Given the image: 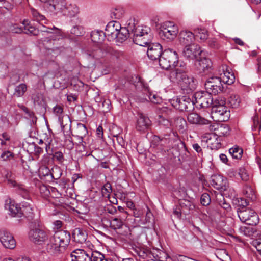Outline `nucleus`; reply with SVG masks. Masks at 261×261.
<instances>
[{
	"mask_svg": "<svg viewBox=\"0 0 261 261\" xmlns=\"http://www.w3.org/2000/svg\"><path fill=\"white\" fill-rule=\"evenodd\" d=\"M188 69L184 63L176 67L170 73V79L178 83L181 89L186 93L194 90L197 87V81L193 77L189 76L187 73Z\"/></svg>",
	"mask_w": 261,
	"mask_h": 261,
	"instance_id": "1",
	"label": "nucleus"
},
{
	"mask_svg": "<svg viewBox=\"0 0 261 261\" xmlns=\"http://www.w3.org/2000/svg\"><path fill=\"white\" fill-rule=\"evenodd\" d=\"M128 29L133 35V40L135 44L145 46L151 42L153 36L149 27L137 25L134 19H130L128 20Z\"/></svg>",
	"mask_w": 261,
	"mask_h": 261,
	"instance_id": "2",
	"label": "nucleus"
},
{
	"mask_svg": "<svg viewBox=\"0 0 261 261\" xmlns=\"http://www.w3.org/2000/svg\"><path fill=\"white\" fill-rule=\"evenodd\" d=\"M70 238V234L67 231L61 230L56 232L47 244L48 252L54 254L63 252L69 244Z\"/></svg>",
	"mask_w": 261,
	"mask_h": 261,
	"instance_id": "3",
	"label": "nucleus"
},
{
	"mask_svg": "<svg viewBox=\"0 0 261 261\" xmlns=\"http://www.w3.org/2000/svg\"><path fill=\"white\" fill-rule=\"evenodd\" d=\"M178 57L177 53L172 49H165L159 58V63L162 68L168 70H175L176 67L180 66L181 62H178Z\"/></svg>",
	"mask_w": 261,
	"mask_h": 261,
	"instance_id": "4",
	"label": "nucleus"
},
{
	"mask_svg": "<svg viewBox=\"0 0 261 261\" xmlns=\"http://www.w3.org/2000/svg\"><path fill=\"white\" fill-rule=\"evenodd\" d=\"M30 10L33 19L42 25L43 29H41L42 32L50 33V30H55V35H52L50 36V37L54 40L59 39V37L62 36L61 30L55 27V26H54L53 28H50L45 27L43 25L44 24H47L48 23V21L46 19L44 15L33 8H31Z\"/></svg>",
	"mask_w": 261,
	"mask_h": 261,
	"instance_id": "5",
	"label": "nucleus"
},
{
	"mask_svg": "<svg viewBox=\"0 0 261 261\" xmlns=\"http://www.w3.org/2000/svg\"><path fill=\"white\" fill-rule=\"evenodd\" d=\"M193 105L198 108H208L213 103L212 95L206 91L195 92L192 96Z\"/></svg>",
	"mask_w": 261,
	"mask_h": 261,
	"instance_id": "6",
	"label": "nucleus"
},
{
	"mask_svg": "<svg viewBox=\"0 0 261 261\" xmlns=\"http://www.w3.org/2000/svg\"><path fill=\"white\" fill-rule=\"evenodd\" d=\"M85 54L89 59L99 60L106 56V44H95L87 48Z\"/></svg>",
	"mask_w": 261,
	"mask_h": 261,
	"instance_id": "7",
	"label": "nucleus"
},
{
	"mask_svg": "<svg viewBox=\"0 0 261 261\" xmlns=\"http://www.w3.org/2000/svg\"><path fill=\"white\" fill-rule=\"evenodd\" d=\"M178 33L177 27L172 22L165 23L161 27L159 32L161 38L164 40L169 41L173 40Z\"/></svg>",
	"mask_w": 261,
	"mask_h": 261,
	"instance_id": "8",
	"label": "nucleus"
},
{
	"mask_svg": "<svg viewBox=\"0 0 261 261\" xmlns=\"http://www.w3.org/2000/svg\"><path fill=\"white\" fill-rule=\"evenodd\" d=\"M238 215L240 220L250 225H256L258 222L257 214L249 208L246 209L238 208Z\"/></svg>",
	"mask_w": 261,
	"mask_h": 261,
	"instance_id": "9",
	"label": "nucleus"
},
{
	"mask_svg": "<svg viewBox=\"0 0 261 261\" xmlns=\"http://www.w3.org/2000/svg\"><path fill=\"white\" fill-rule=\"evenodd\" d=\"M206 92L212 95L217 94L223 91L224 87L221 79L218 76H212L208 78L205 83Z\"/></svg>",
	"mask_w": 261,
	"mask_h": 261,
	"instance_id": "10",
	"label": "nucleus"
},
{
	"mask_svg": "<svg viewBox=\"0 0 261 261\" xmlns=\"http://www.w3.org/2000/svg\"><path fill=\"white\" fill-rule=\"evenodd\" d=\"M172 105L180 111L190 112L194 108L193 99L186 96L177 97L172 100Z\"/></svg>",
	"mask_w": 261,
	"mask_h": 261,
	"instance_id": "11",
	"label": "nucleus"
},
{
	"mask_svg": "<svg viewBox=\"0 0 261 261\" xmlns=\"http://www.w3.org/2000/svg\"><path fill=\"white\" fill-rule=\"evenodd\" d=\"M202 52L203 50L198 44L193 43L185 45L182 55L185 58L190 61L197 59Z\"/></svg>",
	"mask_w": 261,
	"mask_h": 261,
	"instance_id": "12",
	"label": "nucleus"
},
{
	"mask_svg": "<svg viewBox=\"0 0 261 261\" xmlns=\"http://www.w3.org/2000/svg\"><path fill=\"white\" fill-rule=\"evenodd\" d=\"M5 207L10 212L9 214L13 217H21L22 216H25L27 211H32L30 206L21 208L14 201L10 200L6 201Z\"/></svg>",
	"mask_w": 261,
	"mask_h": 261,
	"instance_id": "13",
	"label": "nucleus"
},
{
	"mask_svg": "<svg viewBox=\"0 0 261 261\" xmlns=\"http://www.w3.org/2000/svg\"><path fill=\"white\" fill-rule=\"evenodd\" d=\"M121 24L118 21H111L106 25L104 34L109 41H114L117 38L118 31L121 29Z\"/></svg>",
	"mask_w": 261,
	"mask_h": 261,
	"instance_id": "14",
	"label": "nucleus"
},
{
	"mask_svg": "<svg viewBox=\"0 0 261 261\" xmlns=\"http://www.w3.org/2000/svg\"><path fill=\"white\" fill-rule=\"evenodd\" d=\"M29 237L34 243L42 244L48 239L47 233L39 228L32 229L29 233Z\"/></svg>",
	"mask_w": 261,
	"mask_h": 261,
	"instance_id": "15",
	"label": "nucleus"
},
{
	"mask_svg": "<svg viewBox=\"0 0 261 261\" xmlns=\"http://www.w3.org/2000/svg\"><path fill=\"white\" fill-rule=\"evenodd\" d=\"M213 117L217 118V121L224 122L228 120L230 117V111L223 105H216L213 107Z\"/></svg>",
	"mask_w": 261,
	"mask_h": 261,
	"instance_id": "16",
	"label": "nucleus"
},
{
	"mask_svg": "<svg viewBox=\"0 0 261 261\" xmlns=\"http://www.w3.org/2000/svg\"><path fill=\"white\" fill-rule=\"evenodd\" d=\"M211 184L215 188L221 191L227 190L229 187L227 179L218 174L212 176Z\"/></svg>",
	"mask_w": 261,
	"mask_h": 261,
	"instance_id": "17",
	"label": "nucleus"
},
{
	"mask_svg": "<svg viewBox=\"0 0 261 261\" xmlns=\"http://www.w3.org/2000/svg\"><path fill=\"white\" fill-rule=\"evenodd\" d=\"M6 178L8 184L12 187H16L18 193L23 198L25 199H30V195L28 190L23 185L17 184L16 182L11 178V173L10 172H8L6 174Z\"/></svg>",
	"mask_w": 261,
	"mask_h": 261,
	"instance_id": "18",
	"label": "nucleus"
},
{
	"mask_svg": "<svg viewBox=\"0 0 261 261\" xmlns=\"http://www.w3.org/2000/svg\"><path fill=\"white\" fill-rule=\"evenodd\" d=\"M54 113L58 117L62 129L64 130V128L69 125L70 126L71 121L69 116L66 115L62 116L63 109L62 106L57 105L53 109Z\"/></svg>",
	"mask_w": 261,
	"mask_h": 261,
	"instance_id": "19",
	"label": "nucleus"
},
{
	"mask_svg": "<svg viewBox=\"0 0 261 261\" xmlns=\"http://www.w3.org/2000/svg\"><path fill=\"white\" fill-rule=\"evenodd\" d=\"M219 71L220 75L219 78L221 79L222 83L231 85L234 83V75L228 69L226 65H222L220 66Z\"/></svg>",
	"mask_w": 261,
	"mask_h": 261,
	"instance_id": "20",
	"label": "nucleus"
},
{
	"mask_svg": "<svg viewBox=\"0 0 261 261\" xmlns=\"http://www.w3.org/2000/svg\"><path fill=\"white\" fill-rule=\"evenodd\" d=\"M210 129L211 130H215L216 132L214 134H208L207 138L208 139L207 140V142L208 141H210L212 138V136H213L214 138H215V135L217 136H226L229 134V127L226 124H215V125H211L210 126Z\"/></svg>",
	"mask_w": 261,
	"mask_h": 261,
	"instance_id": "21",
	"label": "nucleus"
},
{
	"mask_svg": "<svg viewBox=\"0 0 261 261\" xmlns=\"http://www.w3.org/2000/svg\"><path fill=\"white\" fill-rule=\"evenodd\" d=\"M147 54L148 58L152 60H159L162 53V46L158 43H149Z\"/></svg>",
	"mask_w": 261,
	"mask_h": 261,
	"instance_id": "22",
	"label": "nucleus"
},
{
	"mask_svg": "<svg viewBox=\"0 0 261 261\" xmlns=\"http://www.w3.org/2000/svg\"><path fill=\"white\" fill-rule=\"evenodd\" d=\"M0 241L7 248L12 249L16 246V242L13 236L7 230L0 231Z\"/></svg>",
	"mask_w": 261,
	"mask_h": 261,
	"instance_id": "23",
	"label": "nucleus"
},
{
	"mask_svg": "<svg viewBox=\"0 0 261 261\" xmlns=\"http://www.w3.org/2000/svg\"><path fill=\"white\" fill-rule=\"evenodd\" d=\"M91 250L89 249H76L70 254L71 261H91Z\"/></svg>",
	"mask_w": 261,
	"mask_h": 261,
	"instance_id": "24",
	"label": "nucleus"
},
{
	"mask_svg": "<svg viewBox=\"0 0 261 261\" xmlns=\"http://www.w3.org/2000/svg\"><path fill=\"white\" fill-rule=\"evenodd\" d=\"M66 3L65 0H50L46 3L45 7L52 13H62Z\"/></svg>",
	"mask_w": 261,
	"mask_h": 261,
	"instance_id": "25",
	"label": "nucleus"
},
{
	"mask_svg": "<svg viewBox=\"0 0 261 261\" xmlns=\"http://www.w3.org/2000/svg\"><path fill=\"white\" fill-rule=\"evenodd\" d=\"M151 124V122L147 116L143 114H138L136 124L137 130L144 132L149 128Z\"/></svg>",
	"mask_w": 261,
	"mask_h": 261,
	"instance_id": "26",
	"label": "nucleus"
},
{
	"mask_svg": "<svg viewBox=\"0 0 261 261\" xmlns=\"http://www.w3.org/2000/svg\"><path fill=\"white\" fill-rule=\"evenodd\" d=\"M195 66L199 73H207L211 70L212 63L209 59L204 58L196 60Z\"/></svg>",
	"mask_w": 261,
	"mask_h": 261,
	"instance_id": "27",
	"label": "nucleus"
},
{
	"mask_svg": "<svg viewBox=\"0 0 261 261\" xmlns=\"http://www.w3.org/2000/svg\"><path fill=\"white\" fill-rule=\"evenodd\" d=\"M187 119L189 123L193 124L203 125H208L211 123V121L201 117L198 114L195 113H190L187 116Z\"/></svg>",
	"mask_w": 261,
	"mask_h": 261,
	"instance_id": "28",
	"label": "nucleus"
},
{
	"mask_svg": "<svg viewBox=\"0 0 261 261\" xmlns=\"http://www.w3.org/2000/svg\"><path fill=\"white\" fill-rule=\"evenodd\" d=\"M179 37L180 42L185 45L194 43L195 40L194 34L188 30L181 31L179 33Z\"/></svg>",
	"mask_w": 261,
	"mask_h": 261,
	"instance_id": "29",
	"label": "nucleus"
},
{
	"mask_svg": "<svg viewBox=\"0 0 261 261\" xmlns=\"http://www.w3.org/2000/svg\"><path fill=\"white\" fill-rule=\"evenodd\" d=\"M88 133L87 129L86 126L82 123H79L77 125L75 133L72 136L77 138L79 143L85 142L84 141V138L87 135Z\"/></svg>",
	"mask_w": 261,
	"mask_h": 261,
	"instance_id": "30",
	"label": "nucleus"
},
{
	"mask_svg": "<svg viewBox=\"0 0 261 261\" xmlns=\"http://www.w3.org/2000/svg\"><path fill=\"white\" fill-rule=\"evenodd\" d=\"M79 12V8L75 5L67 3L61 14L64 16L72 17L75 16Z\"/></svg>",
	"mask_w": 261,
	"mask_h": 261,
	"instance_id": "31",
	"label": "nucleus"
},
{
	"mask_svg": "<svg viewBox=\"0 0 261 261\" xmlns=\"http://www.w3.org/2000/svg\"><path fill=\"white\" fill-rule=\"evenodd\" d=\"M117 38L115 39L116 42L122 43L125 41L128 37L129 34L132 35L130 31L128 29V20L126 23V27H121L118 32Z\"/></svg>",
	"mask_w": 261,
	"mask_h": 261,
	"instance_id": "32",
	"label": "nucleus"
},
{
	"mask_svg": "<svg viewBox=\"0 0 261 261\" xmlns=\"http://www.w3.org/2000/svg\"><path fill=\"white\" fill-rule=\"evenodd\" d=\"M179 203L182 212L185 214L188 213L190 211L193 210L195 208V205L192 199H180L179 200Z\"/></svg>",
	"mask_w": 261,
	"mask_h": 261,
	"instance_id": "33",
	"label": "nucleus"
},
{
	"mask_svg": "<svg viewBox=\"0 0 261 261\" xmlns=\"http://www.w3.org/2000/svg\"><path fill=\"white\" fill-rule=\"evenodd\" d=\"M73 237L75 242L82 244L86 240L87 234L82 229L77 228L74 230Z\"/></svg>",
	"mask_w": 261,
	"mask_h": 261,
	"instance_id": "34",
	"label": "nucleus"
},
{
	"mask_svg": "<svg viewBox=\"0 0 261 261\" xmlns=\"http://www.w3.org/2000/svg\"><path fill=\"white\" fill-rule=\"evenodd\" d=\"M105 37L104 33L102 31H94L91 34V40L96 44H101Z\"/></svg>",
	"mask_w": 261,
	"mask_h": 261,
	"instance_id": "35",
	"label": "nucleus"
},
{
	"mask_svg": "<svg viewBox=\"0 0 261 261\" xmlns=\"http://www.w3.org/2000/svg\"><path fill=\"white\" fill-rule=\"evenodd\" d=\"M22 25H23L24 28V33L33 35L37 34L38 30L34 27L30 25V22L28 20H24L22 22Z\"/></svg>",
	"mask_w": 261,
	"mask_h": 261,
	"instance_id": "36",
	"label": "nucleus"
},
{
	"mask_svg": "<svg viewBox=\"0 0 261 261\" xmlns=\"http://www.w3.org/2000/svg\"><path fill=\"white\" fill-rule=\"evenodd\" d=\"M25 84L21 83L15 87L13 95L17 97H22L27 90Z\"/></svg>",
	"mask_w": 261,
	"mask_h": 261,
	"instance_id": "37",
	"label": "nucleus"
},
{
	"mask_svg": "<svg viewBox=\"0 0 261 261\" xmlns=\"http://www.w3.org/2000/svg\"><path fill=\"white\" fill-rule=\"evenodd\" d=\"M0 138V144L2 149H5L11 144L10 136L7 133H3Z\"/></svg>",
	"mask_w": 261,
	"mask_h": 261,
	"instance_id": "38",
	"label": "nucleus"
},
{
	"mask_svg": "<svg viewBox=\"0 0 261 261\" xmlns=\"http://www.w3.org/2000/svg\"><path fill=\"white\" fill-rule=\"evenodd\" d=\"M90 250L91 261H104L106 258L104 254L99 251L93 250L92 248H90Z\"/></svg>",
	"mask_w": 261,
	"mask_h": 261,
	"instance_id": "39",
	"label": "nucleus"
},
{
	"mask_svg": "<svg viewBox=\"0 0 261 261\" xmlns=\"http://www.w3.org/2000/svg\"><path fill=\"white\" fill-rule=\"evenodd\" d=\"M133 251L136 255L143 259L146 258L150 253L148 250L139 247H135Z\"/></svg>",
	"mask_w": 261,
	"mask_h": 261,
	"instance_id": "40",
	"label": "nucleus"
},
{
	"mask_svg": "<svg viewBox=\"0 0 261 261\" xmlns=\"http://www.w3.org/2000/svg\"><path fill=\"white\" fill-rule=\"evenodd\" d=\"M195 37L199 38L202 41H205L208 38L207 31L204 29H197L194 31Z\"/></svg>",
	"mask_w": 261,
	"mask_h": 261,
	"instance_id": "41",
	"label": "nucleus"
},
{
	"mask_svg": "<svg viewBox=\"0 0 261 261\" xmlns=\"http://www.w3.org/2000/svg\"><path fill=\"white\" fill-rule=\"evenodd\" d=\"M229 153L233 158L240 159L242 156L243 150L238 146H234L229 149Z\"/></svg>",
	"mask_w": 261,
	"mask_h": 261,
	"instance_id": "42",
	"label": "nucleus"
},
{
	"mask_svg": "<svg viewBox=\"0 0 261 261\" xmlns=\"http://www.w3.org/2000/svg\"><path fill=\"white\" fill-rule=\"evenodd\" d=\"M243 193L245 196L251 200L255 199L256 196L253 188L248 185H245L243 189Z\"/></svg>",
	"mask_w": 261,
	"mask_h": 261,
	"instance_id": "43",
	"label": "nucleus"
},
{
	"mask_svg": "<svg viewBox=\"0 0 261 261\" xmlns=\"http://www.w3.org/2000/svg\"><path fill=\"white\" fill-rule=\"evenodd\" d=\"M124 11L121 8H116L112 10L111 17L112 19H119L121 18L124 14Z\"/></svg>",
	"mask_w": 261,
	"mask_h": 261,
	"instance_id": "44",
	"label": "nucleus"
},
{
	"mask_svg": "<svg viewBox=\"0 0 261 261\" xmlns=\"http://www.w3.org/2000/svg\"><path fill=\"white\" fill-rule=\"evenodd\" d=\"M229 102L232 108H238L240 106L241 98L238 95L232 94L229 98Z\"/></svg>",
	"mask_w": 261,
	"mask_h": 261,
	"instance_id": "45",
	"label": "nucleus"
},
{
	"mask_svg": "<svg viewBox=\"0 0 261 261\" xmlns=\"http://www.w3.org/2000/svg\"><path fill=\"white\" fill-rule=\"evenodd\" d=\"M110 55L116 58H119L122 56L123 53L118 50L114 49L111 46L106 45V56Z\"/></svg>",
	"mask_w": 261,
	"mask_h": 261,
	"instance_id": "46",
	"label": "nucleus"
},
{
	"mask_svg": "<svg viewBox=\"0 0 261 261\" xmlns=\"http://www.w3.org/2000/svg\"><path fill=\"white\" fill-rule=\"evenodd\" d=\"M153 141L154 142L156 145L164 146L169 143V139L166 138H160L158 136L153 137Z\"/></svg>",
	"mask_w": 261,
	"mask_h": 261,
	"instance_id": "47",
	"label": "nucleus"
},
{
	"mask_svg": "<svg viewBox=\"0 0 261 261\" xmlns=\"http://www.w3.org/2000/svg\"><path fill=\"white\" fill-rule=\"evenodd\" d=\"M110 226L114 229H119L122 228L123 222L118 218H114L110 222Z\"/></svg>",
	"mask_w": 261,
	"mask_h": 261,
	"instance_id": "48",
	"label": "nucleus"
},
{
	"mask_svg": "<svg viewBox=\"0 0 261 261\" xmlns=\"http://www.w3.org/2000/svg\"><path fill=\"white\" fill-rule=\"evenodd\" d=\"M38 172L40 177L50 176L51 174L50 170L48 167L45 166L40 167Z\"/></svg>",
	"mask_w": 261,
	"mask_h": 261,
	"instance_id": "49",
	"label": "nucleus"
},
{
	"mask_svg": "<svg viewBox=\"0 0 261 261\" xmlns=\"http://www.w3.org/2000/svg\"><path fill=\"white\" fill-rule=\"evenodd\" d=\"M62 174V173L60 169L56 167L52 168L50 177L51 179H58L60 178Z\"/></svg>",
	"mask_w": 261,
	"mask_h": 261,
	"instance_id": "50",
	"label": "nucleus"
},
{
	"mask_svg": "<svg viewBox=\"0 0 261 261\" xmlns=\"http://www.w3.org/2000/svg\"><path fill=\"white\" fill-rule=\"evenodd\" d=\"M147 96L149 100L152 103H160L162 101L161 98L155 94L148 92Z\"/></svg>",
	"mask_w": 261,
	"mask_h": 261,
	"instance_id": "51",
	"label": "nucleus"
},
{
	"mask_svg": "<svg viewBox=\"0 0 261 261\" xmlns=\"http://www.w3.org/2000/svg\"><path fill=\"white\" fill-rule=\"evenodd\" d=\"M14 154L13 152L6 150L2 152L1 158L3 161H9L14 158Z\"/></svg>",
	"mask_w": 261,
	"mask_h": 261,
	"instance_id": "52",
	"label": "nucleus"
},
{
	"mask_svg": "<svg viewBox=\"0 0 261 261\" xmlns=\"http://www.w3.org/2000/svg\"><path fill=\"white\" fill-rule=\"evenodd\" d=\"M101 191L103 196H109L110 194L112 191L111 184L109 182L105 184L101 189Z\"/></svg>",
	"mask_w": 261,
	"mask_h": 261,
	"instance_id": "53",
	"label": "nucleus"
},
{
	"mask_svg": "<svg viewBox=\"0 0 261 261\" xmlns=\"http://www.w3.org/2000/svg\"><path fill=\"white\" fill-rule=\"evenodd\" d=\"M200 202L203 206H207L211 202L210 195L207 193L203 194L200 198Z\"/></svg>",
	"mask_w": 261,
	"mask_h": 261,
	"instance_id": "54",
	"label": "nucleus"
},
{
	"mask_svg": "<svg viewBox=\"0 0 261 261\" xmlns=\"http://www.w3.org/2000/svg\"><path fill=\"white\" fill-rule=\"evenodd\" d=\"M83 32V28L80 25L73 26L71 30V33L77 36L82 35Z\"/></svg>",
	"mask_w": 261,
	"mask_h": 261,
	"instance_id": "55",
	"label": "nucleus"
},
{
	"mask_svg": "<svg viewBox=\"0 0 261 261\" xmlns=\"http://www.w3.org/2000/svg\"><path fill=\"white\" fill-rule=\"evenodd\" d=\"M220 196L221 198H222V200H220L219 201V204L226 211H229L231 208L230 205L229 204V203H227L226 202L222 195H220Z\"/></svg>",
	"mask_w": 261,
	"mask_h": 261,
	"instance_id": "56",
	"label": "nucleus"
},
{
	"mask_svg": "<svg viewBox=\"0 0 261 261\" xmlns=\"http://www.w3.org/2000/svg\"><path fill=\"white\" fill-rule=\"evenodd\" d=\"M251 244L256 248L257 251L261 255V238H257L252 241Z\"/></svg>",
	"mask_w": 261,
	"mask_h": 261,
	"instance_id": "57",
	"label": "nucleus"
},
{
	"mask_svg": "<svg viewBox=\"0 0 261 261\" xmlns=\"http://www.w3.org/2000/svg\"><path fill=\"white\" fill-rule=\"evenodd\" d=\"M159 122L160 125L167 128H168L171 125V123L168 119L165 118L163 116L161 115L159 116Z\"/></svg>",
	"mask_w": 261,
	"mask_h": 261,
	"instance_id": "58",
	"label": "nucleus"
},
{
	"mask_svg": "<svg viewBox=\"0 0 261 261\" xmlns=\"http://www.w3.org/2000/svg\"><path fill=\"white\" fill-rule=\"evenodd\" d=\"M239 175L242 180L247 181L249 179V175L244 168L240 169Z\"/></svg>",
	"mask_w": 261,
	"mask_h": 261,
	"instance_id": "59",
	"label": "nucleus"
},
{
	"mask_svg": "<svg viewBox=\"0 0 261 261\" xmlns=\"http://www.w3.org/2000/svg\"><path fill=\"white\" fill-rule=\"evenodd\" d=\"M53 157L55 160L58 161L60 163H63L64 160V155L61 151L56 152Z\"/></svg>",
	"mask_w": 261,
	"mask_h": 261,
	"instance_id": "60",
	"label": "nucleus"
},
{
	"mask_svg": "<svg viewBox=\"0 0 261 261\" xmlns=\"http://www.w3.org/2000/svg\"><path fill=\"white\" fill-rule=\"evenodd\" d=\"M237 201L238 203V208L246 209V206L248 205V202L246 200L242 198L237 199Z\"/></svg>",
	"mask_w": 261,
	"mask_h": 261,
	"instance_id": "61",
	"label": "nucleus"
},
{
	"mask_svg": "<svg viewBox=\"0 0 261 261\" xmlns=\"http://www.w3.org/2000/svg\"><path fill=\"white\" fill-rule=\"evenodd\" d=\"M8 73V66L4 64L0 63V74L1 76H5Z\"/></svg>",
	"mask_w": 261,
	"mask_h": 261,
	"instance_id": "62",
	"label": "nucleus"
},
{
	"mask_svg": "<svg viewBox=\"0 0 261 261\" xmlns=\"http://www.w3.org/2000/svg\"><path fill=\"white\" fill-rule=\"evenodd\" d=\"M40 193L44 197L48 196L50 194L49 190L47 187L44 185H42L40 187Z\"/></svg>",
	"mask_w": 261,
	"mask_h": 261,
	"instance_id": "63",
	"label": "nucleus"
},
{
	"mask_svg": "<svg viewBox=\"0 0 261 261\" xmlns=\"http://www.w3.org/2000/svg\"><path fill=\"white\" fill-rule=\"evenodd\" d=\"M43 152V147H40L38 145L34 146V154L35 156H39Z\"/></svg>",
	"mask_w": 261,
	"mask_h": 261,
	"instance_id": "64",
	"label": "nucleus"
}]
</instances>
